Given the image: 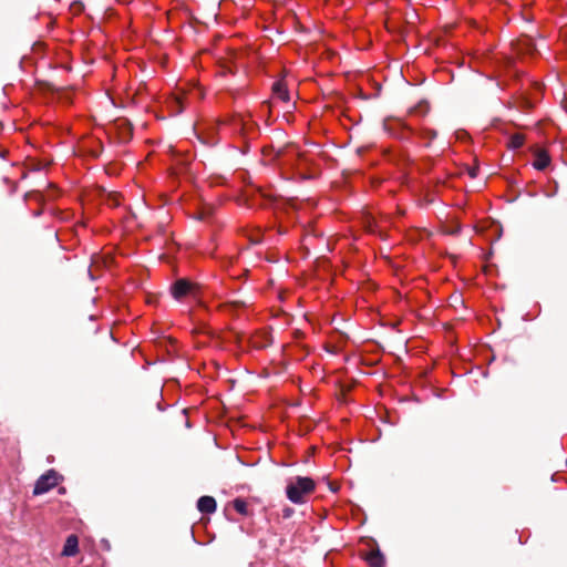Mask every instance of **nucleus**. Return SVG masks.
<instances>
[{"mask_svg": "<svg viewBox=\"0 0 567 567\" xmlns=\"http://www.w3.org/2000/svg\"><path fill=\"white\" fill-rule=\"evenodd\" d=\"M399 124L402 125L403 128L406 130L408 132H410V133L412 132V128L410 126H408L405 123L399 122Z\"/></svg>", "mask_w": 567, "mask_h": 567, "instance_id": "obj_15", "label": "nucleus"}, {"mask_svg": "<svg viewBox=\"0 0 567 567\" xmlns=\"http://www.w3.org/2000/svg\"><path fill=\"white\" fill-rule=\"evenodd\" d=\"M524 143H525L524 135L516 133L509 137L508 147L512 150H518L524 145Z\"/></svg>", "mask_w": 567, "mask_h": 567, "instance_id": "obj_12", "label": "nucleus"}, {"mask_svg": "<svg viewBox=\"0 0 567 567\" xmlns=\"http://www.w3.org/2000/svg\"><path fill=\"white\" fill-rule=\"evenodd\" d=\"M197 508L203 514H213L216 512L217 504L212 496H202L197 501Z\"/></svg>", "mask_w": 567, "mask_h": 567, "instance_id": "obj_6", "label": "nucleus"}, {"mask_svg": "<svg viewBox=\"0 0 567 567\" xmlns=\"http://www.w3.org/2000/svg\"><path fill=\"white\" fill-rule=\"evenodd\" d=\"M251 126L252 125L245 122L243 117H234L229 121V123L221 121L216 123L214 127H216L218 132L225 131L229 127L231 133L246 134L248 127Z\"/></svg>", "mask_w": 567, "mask_h": 567, "instance_id": "obj_3", "label": "nucleus"}, {"mask_svg": "<svg viewBox=\"0 0 567 567\" xmlns=\"http://www.w3.org/2000/svg\"><path fill=\"white\" fill-rule=\"evenodd\" d=\"M233 507L238 514L243 516H248L250 514L248 509V503L244 498H235L233 501Z\"/></svg>", "mask_w": 567, "mask_h": 567, "instance_id": "obj_11", "label": "nucleus"}, {"mask_svg": "<svg viewBox=\"0 0 567 567\" xmlns=\"http://www.w3.org/2000/svg\"><path fill=\"white\" fill-rule=\"evenodd\" d=\"M316 491V482L308 476H296L287 482L286 496L293 504H305Z\"/></svg>", "mask_w": 567, "mask_h": 567, "instance_id": "obj_1", "label": "nucleus"}, {"mask_svg": "<svg viewBox=\"0 0 567 567\" xmlns=\"http://www.w3.org/2000/svg\"><path fill=\"white\" fill-rule=\"evenodd\" d=\"M79 553V539L78 536L72 534L69 535L63 549H62V556L64 557H73Z\"/></svg>", "mask_w": 567, "mask_h": 567, "instance_id": "obj_5", "label": "nucleus"}, {"mask_svg": "<svg viewBox=\"0 0 567 567\" xmlns=\"http://www.w3.org/2000/svg\"><path fill=\"white\" fill-rule=\"evenodd\" d=\"M420 135H421L423 138H427L429 141H433L434 138H436L437 133H436V131H435V130H433V128L423 127V128L421 130Z\"/></svg>", "mask_w": 567, "mask_h": 567, "instance_id": "obj_13", "label": "nucleus"}, {"mask_svg": "<svg viewBox=\"0 0 567 567\" xmlns=\"http://www.w3.org/2000/svg\"><path fill=\"white\" fill-rule=\"evenodd\" d=\"M272 92L276 97L284 102H288L290 100L289 92L287 85L284 81H277L272 85Z\"/></svg>", "mask_w": 567, "mask_h": 567, "instance_id": "obj_9", "label": "nucleus"}, {"mask_svg": "<svg viewBox=\"0 0 567 567\" xmlns=\"http://www.w3.org/2000/svg\"><path fill=\"white\" fill-rule=\"evenodd\" d=\"M167 103L172 115L181 114L185 107L184 96L179 94L171 96Z\"/></svg>", "mask_w": 567, "mask_h": 567, "instance_id": "obj_8", "label": "nucleus"}, {"mask_svg": "<svg viewBox=\"0 0 567 567\" xmlns=\"http://www.w3.org/2000/svg\"><path fill=\"white\" fill-rule=\"evenodd\" d=\"M195 286L186 279H178L172 286V295L175 299H182L183 297L193 293Z\"/></svg>", "mask_w": 567, "mask_h": 567, "instance_id": "obj_4", "label": "nucleus"}, {"mask_svg": "<svg viewBox=\"0 0 567 567\" xmlns=\"http://www.w3.org/2000/svg\"><path fill=\"white\" fill-rule=\"evenodd\" d=\"M60 478H61V476L59 475V473L56 471H54V470L47 471L43 475H41L37 480L35 484H34V488H33V494L42 495V494L48 493L50 489H52L53 487H55L59 484Z\"/></svg>", "mask_w": 567, "mask_h": 567, "instance_id": "obj_2", "label": "nucleus"}, {"mask_svg": "<svg viewBox=\"0 0 567 567\" xmlns=\"http://www.w3.org/2000/svg\"><path fill=\"white\" fill-rule=\"evenodd\" d=\"M293 513H295L293 508H291V507H286V508H284V511H282V517H284V518H289V517H291V516H292V514H293Z\"/></svg>", "mask_w": 567, "mask_h": 567, "instance_id": "obj_14", "label": "nucleus"}, {"mask_svg": "<svg viewBox=\"0 0 567 567\" xmlns=\"http://www.w3.org/2000/svg\"><path fill=\"white\" fill-rule=\"evenodd\" d=\"M550 163V157L545 151H538L536 153L533 166L538 171H544Z\"/></svg>", "mask_w": 567, "mask_h": 567, "instance_id": "obj_10", "label": "nucleus"}, {"mask_svg": "<svg viewBox=\"0 0 567 567\" xmlns=\"http://www.w3.org/2000/svg\"><path fill=\"white\" fill-rule=\"evenodd\" d=\"M365 560L370 567H385V558L379 549L371 550Z\"/></svg>", "mask_w": 567, "mask_h": 567, "instance_id": "obj_7", "label": "nucleus"}]
</instances>
